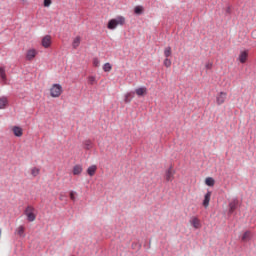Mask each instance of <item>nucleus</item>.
I'll use <instances>...</instances> for the list:
<instances>
[{
	"label": "nucleus",
	"mask_w": 256,
	"mask_h": 256,
	"mask_svg": "<svg viewBox=\"0 0 256 256\" xmlns=\"http://www.w3.org/2000/svg\"><path fill=\"white\" fill-rule=\"evenodd\" d=\"M7 98L5 97H2L0 98V109H5V107H7Z\"/></svg>",
	"instance_id": "nucleus-22"
},
{
	"label": "nucleus",
	"mask_w": 256,
	"mask_h": 256,
	"mask_svg": "<svg viewBox=\"0 0 256 256\" xmlns=\"http://www.w3.org/2000/svg\"><path fill=\"white\" fill-rule=\"evenodd\" d=\"M135 93L136 95H138V97H143V95H147V87L143 86L140 88H136Z\"/></svg>",
	"instance_id": "nucleus-10"
},
{
	"label": "nucleus",
	"mask_w": 256,
	"mask_h": 256,
	"mask_svg": "<svg viewBox=\"0 0 256 256\" xmlns=\"http://www.w3.org/2000/svg\"><path fill=\"white\" fill-rule=\"evenodd\" d=\"M88 85H97V78L95 76H89Z\"/></svg>",
	"instance_id": "nucleus-23"
},
{
	"label": "nucleus",
	"mask_w": 256,
	"mask_h": 256,
	"mask_svg": "<svg viewBox=\"0 0 256 256\" xmlns=\"http://www.w3.org/2000/svg\"><path fill=\"white\" fill-rule=\"evenodd\" d=\"M165 179L168 183H171L173 179H175V170H173V166H170L165 172Z\"/></svg>",
	"instance_id": "nucleus-4"
},
{
	"label": "nucleus",
	"mask_w": 256,
	"mask_h": 256,
	"mask_svg": "<svg viewBox=\"0 0 256 256\" xmlns=\"http://www.w3.org/2000/svg\"><path fill=\"white\" fill-rule=\"evenodd\" d=\"M59 199H60V201H63V199H65V195L61 194Z\"/></svg>",
	"instance_id": "nucleus-35"
},
{
	"label": "nucleus",
	"mask_w": 256,
	"mask_h": 256,
	"mask_svg": "<svg viewBox=\"0 0 256 256\" xmlns=\"http://www.w3.org/2000/svg\"><path fill=\"white\" fill-rule=\"evenodd\" d=\"M238 205H239V200L237 199H234L229 203V210H228L229 215H233V213H235V210L237 209Z\"/></svg>",
	"instance_id": "nucleus-6"
},
{
	"label": "nucleus",
	"mask_w": 256,
	"mask_h": 256,
	"mask_svg": "<svg viewBox=\"0 0 256 256\" xmlns=\"http://www.w3.org/2000/svg\"><path fill=\"white\" fill-rule=\"evenodd\" d=\"M118 25H125V18L123 16H117L116 18L109 20L107 27L110 31H114V29H117Z\"/></svg>",
	"instance_id": "nucleus-1"
},
{
	"label": "nucleus",
	"mask_w": 256,
	"mask_h": 256,
	"mask_svg": "<svg viewBox=\"0 0 256 256\" xmlns=\"http://www.w3.org/2000/svg\"><path fill=\"white\" fill-rule=\"evenodd\" d=\"M134 13H135L136 15H143V6H136V7L134 8Z\"/></svg>",
	"instance_id": "nucleus-25"
},
{
	"label": "nucleus",
	"mask_w": 256,
	"mask_h": 256,
	"mask_svg": "<svg viewBox=\"0 0 256 256\" xmlns=\"http://www.w3.org/2000/svg\"><path fill=\"white\" fill-rule=\"evenodd\" d=\"M248 56H249V54L247 53V51H243L240 53V55L238 57V61H240V63H245L247 61Z\"/></svg>",
	"instance_id": "nucleus-14"
},
{
	"label": "nucleus",
	"mask_w": 256,
	"mask_h": 256,
	"mask_svg": "<svg viewBox=\"0 0 256 256\" xmlns=\"http://www.w3.org/2000/svg\"><path fill=\"white\" fill-rule=\"evenodd\" d=\"M212 67H213V64H211V63L206 64V69H211Z\"/></svg>",
	"instance_id": "nucleus-34"
},
{
	"label": "nucleus",
	"mask_w": 256,
	"mask_h": 256,
	"mask_svg": "<svg viewBox=\"0 0 256 256\" xmlns=\"http://www.w3.org/2000/svg\"><path fill=\"white\" fill-rule=\"evenodd\" d=\"M37 56V50L35 49H30L26 53V59L27 61H32L34 57Z\"/></svg>",
	"instance_id": "nucleus-8"
},
{
	"label": "nucleus",
	"mask_w": 256,
	"mask_h": 256,
	"mask_svg": "<svg viewBox=\"0 0 256 256\" xmlns=\"http://www.w3.org/2000/svg\"><path fill=\"white\" fill-rule=\"evenodd\" d=\"M0 77L2 81L7 79V75L5 74V67H0Z\"/></svg>",
	"instance_id": "nucleus-27"
},
{
	"label": "nucleus",
	"mask_w": 256,
	"mask_h": 256,
	"mask_svg": "<svg viewBox=\"0 0 256 256\" xmlns=\"http://www.w3.org/2000/svg\"><path fill=\"white\" fill-rule=\"evenodd\" d=\"M225 99H227V93L220 92L216 96V103L217 105H223L225 103Z\"/></svg>",
	"instance_id": "nucleus-5"
},
{
	"label": "nucleus",
	"mask_w": 256,
	"mask_h": 256,
	"mask_svg": "<svg viewBox=\"0 0 256 256\" xmlns=\"http://www.w3.org/2000/svg\"><path fill=\"white\" fill-rule=\"evenodd\" d=\"M171 53H172V52H171V46H167V47L164 49V56L169 59V57H171Z\"/></svg>",
	"instance_id": "nucleus-26"
},
{
	"label": "nucleus",
	"mask_w": 256,
	"mask_h": 256,
	"mask_svg": "<svg viewBox=\"0 0 256 256\" xmlns=\"http://www.w3.org/2000/svg\"><path fill=\"white\" fill-rule=\"evenodd\" d=\"M51 0H44V7H51Z\"/></svg>",
	"instance_id": "nucleus-31"
},
{
	"label": "nucleus",
	"mask_w": 256,
	"mask_h": 256,
	"mask_svg": "<svg viewBox=\"0 0 256 256\" xmlns=\"http://www.w3.org/2000/svg\"><path fill=\"white\" fill-rule=\"evenodd\" d=\"M96 171H97L96 165H92V166L88 167V169H87V173L90 177H93V175H95Z\"/></svg>",
	"instance_id": "nucleus-16"
},
{
	"label": "nucleus",
	"mask_w": 256,
	"mask_h": 256,
	"mask_svg": "<svg viewBox=\"0 0 256 256\" xmlns=\"http://www.w3.org/2000/svg\"><path fill=\"white\" fill-rule=\"evenodd\" d=\"M42 47H44L45 49H49V47H51V36L50 35H46L42 38Z\"/></svg>",
	"instance_id": "nucleus-7"
},
{
	"label": "nucleus",
	"mask_w": 256,
	"mask_h": 256,
	"mask_svg": "<svg viewBox=\"0 0 256 256\" xmlns=\"http://www.w3.org/2000/svg\"><path fill=\"white\" fill-rule=\"evenodd\" d=\"M79 45H81V37L77 36L73 42H72V47L73 49H77V47H79Z\"/></svg>",
	"instance_id": "nucleus-17"
},
{
	"label": "nucleus",
	"mask_w": 256,
	"mask_h": 256,
	"mask_svg": "<svg viewBox=\"0 0 256 256\" xmlns=\"http://www.w3.org/2000/svg\"><path fill=\"white\" fill-rule=\"evenodd\" d=\"M112 68H113V66H111V63L107 62L103 66V71L105 73H109V71H111Z\"/></svg>",
	"instance_id": "nucleus-24"
},
{
	"label": "nucleus",
	"mask_w": 256,
	"mask_h": 256,
	"mask_svg": "<svg viewBox=\"0 0 256 256\" xmlns=\"http://www.w3.org/2000/svg\"><path fill=\"white\" fill-rule=\"evenodd\" d=\"M61 93H63V87L61 84H53L50 89L51 97H60Z\"/></svg>",
	"instance_id": "nucleus-3"
},
{
	"label": "nucleus",
	"mask_w": 256,
	"mask_h": 256,
	"mask_svg": "<svg viewBox=\"0 0 256 256\" xmlns=\"http://www.w3.org/2000/svg\"><path fill=\"white\" fill-rule=\"evenodd\" d=\"M83 145H84V149H86L87 151H90V149L93 147V141L85 140L83 142Z\"/></svg>",
	"instance_id": "nucleus-18"
},
{
	"label": "nucleus",
	"mask_w": 256,
	"mask_h": 256,
	"mask_svg": "<svg viewBox=\"0 0 256 256\" xmlns=\"http://www.w3.org/2000/svg\"><path fill=\"white\" fill-rule=\"evenodd\" d=\"M190 224L192 225V227H194V229H200L201 227V221H199V218L197 217H193L190 220Z\"/></svg>",
	"instance_id": "nucleus-9"
},
{
	"label": "nucleus",
	"mask_w": 256,
	"mask_h": 256,
	"mask_svg": "<svg viewBox=\"0 0 256 256\" xmlns=\"http://www.w3.org/2000/svg\"><path fill=\"white\" fill-rule=\"evenodd\" d=\"M205 184L208 186V187H213L215 185V179L211 178V177H208L206 178L205 180Z\"/></svg>",
	"instance_id": "nucleus-21"
},
{
	"label": "nucleus",
	"mask_w": 256,
	"mask_h": 256,
	"mask_svg": "<svg viewBox=\"0 0 256 256\" xmlns=\"http://www.w3.org/2000/svg\"><path fill=\"white\" fill-rule=\"evenodd\" d=\"M75 195H77V192H75V191H70V199H71V201H74V202H76L77 201V198L75 197Z\"/></svg>",
	"instance_id": "nucleus-30"
},
{
	"label": "nucleus",
	"mask_w": 256,
	"mask_h": 256,
	"mask_svg": "<svg viewBox=\"0 0 256 256\" xmlns=\"http://www.w3.org/2000/svg\"><path fill=\"white\" fill-rule=\"evenodd\" d=\"M83 173V167L81 165H75L73 167V175H81Z\"/></svg>",
	"instance_id": "nucleus-15"
},
{
	"label": "nucleus",
	"mask_w": 256,
	"mask_h": 256,
	"mask_svg": "<svg viewBox=\"0 0 256 256\" xmlns=\"http://www.w3.org/2000/svg\"><path fill=\"white\" fill-rule=\"evenodd\" d=\"M21 1H25V0H21Z\"/></svg>",
	"instance_id": "nucleus-36"
},
{
	"label": "nucleus",
	"mask_w": 256,
	"mask_h": 256,
	"mask_svg": "<svg viewBox=\"0 0 256 256\" xmlns=\"http://www.w3.org/2000/svg\"><path fill=\"white\" fill-rule=\"evenodd\" d=\"M31 175H32L33 177H37V175H39V169L36 168V167L32 168V170H31Z\"/></svg>",
	"instance_id": "nucleus-29"
},
{
	"label": "nucleus",
	"mask_w": 256,
	"mask_h": 256,
	"mask_svg": "<svg viewBox=\"0 0 256 256\" xmlns=\"http://www.w3.org/2000/svg\"><path fill=\"white\" fill-rule=\"evenodd\" d=\"M211 201V191H208L205 196H204V200H203V206L205 207V209H207V207H209V202Z\"/></svg>",
	"instance_id": "nucleus-11"
},
{
	"label": "nucleus",
	"mask_w": 256,
	"mask_h": 256,
	"mask_svg": "<svg viewBox=\"0 0 256 256\" xmlns=\"http://www.w3.org/2000/svg\"><path fill=\"white\" fill-rule=\"evenodd\" d=\"M164 67H171V60L169 58H165L163 62Z\"/></svg>",
	"instance_id": "nucleus-28"
},
{
	"label": "nucleus",
	"mask_w": 256,
	"mask_h": 256,
	"mask_svg": "<svg viewBox=\"0 0 256 256\" xmlns=\"http://www.w3.org/2000/svg\"><path fill=\"white\" fill-rule=\"evenodd\" d=\"M93 64L95 65V67H99V60L94 59Z\"/></svg>",
	"instance_id": "nucleus-33"
},
{
	"label": "nucleus",
	"mask_w": 256,
	"mask_h": 256,
	"mask_svg": "<svg viewBox=\"0 0 256 256\" xmlns=\"http://www.w3.org/2000/svg\"><path fill=\"white\" fill-rule=\"evenodd\" d=\"M15 137H22L23 136V128L19 126H14L12 129Z\"/></svg>",
	"instance_id": "nucleus-12"
},
{
	"label": "nucleus",
	"mask_w": 256,
	"mask_h": 256,
	"mask_svg": "<svg viewBox=\"0 0 256 256\" xmlns=\"http://www.w3.org/2000/svg\"><path fill=\"white\" fill-rule=\"evenodd\" d=\"M16 233L19 235V237H25V228L23 226H19L16 229Z\"/></svg>",
	"instance_id": "nucleus-20"
},
{
	"label": "nucleus",
	"mask_w": 256,
	"mask_h": 256,
	"mask_svg": "<svg viewBox=\"0 0 256 256\" xmlns=\"http://www.w3.org/2000/svg\"><path fill=\"white\" fill-rule=\"evenodd\" d=\"M225 15H231V6H228L225 10Z\"/></svg>",
	"instance_id": "nucleus-32"
},
{
	"label": "nucleus",
	"mask_w": 256,
	"mask_h": 256,
	"mask_svg": "<svg viewBox=\"0 0 256 256\" xmlns=\"http://www.w3.org/2000/svg\"><path fill=\"white\" fill-rule=\"evenodd\" d=\"M242 241H251V231L247 230L242 236Z\"/></svg>",
	"instance_id": "nucleus-19"
},
{
	"label": "nucleus",
	"mask_w": 256,
	"mask_h": 256,
	"mask_svg": "<svg viewBox=\"0 0 256 256\" xmlns=\"http://www.w3.org/2000/svg\"><path fill=\"white\" fill-rule=\"evenodd\" d=\"M134 97H135V92H128L125 94L124 102L131 103V101L133 100Z\"/></svg>",
	"instance_id": "nucleus-13"
},
{
	"label": "nucleus",
	"mask_w": 256,
	"mask_h": 256,
	"mask_svg": "<svg viewBox=\"0 0 256 256\" xmlns=\"http://www.w3.org/2000/svg\"><path fill=\"white\" fill-rule=\"evenodd\" d=\"M24 215H26L27 221H29V223H33V221L37 219V215H35V208L33 206H27L24 210Z\"/></svg>",
	"instance_id": "nucleus-2"
}]
</instances>
